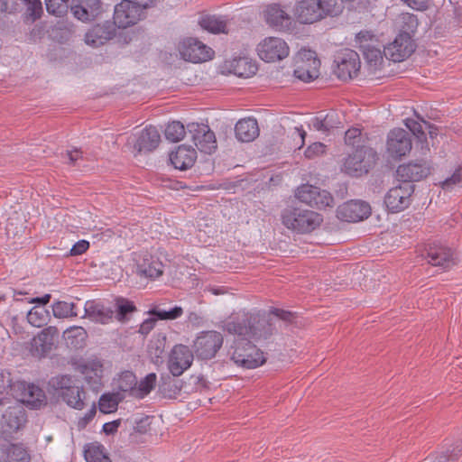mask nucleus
<instances>
[{
	"instance_id": "obj_1",
	"label": "nucleus",
	"mask_w": 462,
	"mask_h": 462,
	"mask_svg": "<svg viewBox=\"0 0 462 462\" xmlns=\"http://www.w3.org/2000/svg\"><path fill=\"white\" fill-rule=\"evenodd\" d=\"M379 161V154L370 145L358 146L343 158L340 170L352 178H360L373 171Z\"/></svg>"
},
{
	"instance_id": "obj_2",
	"label": "nucleus",
	"mask_w": 462,
	"mask_h": 462,
	"mask_svg": "<svg viewBox=\"0 0 462 462\" xmlns=\"http://www.w3.org/2000/svg\"><path fill=\"white\" fill-rule=\"evenodd\" d=\"M55 393L70 408L81 411L85 408L86 392L79 381L69 374L52 377L49 382Z\"/></svg>"
},
{
	"instance_id": "obj_3",
	"label": "nucleus",
	"mask_w": 462,
	"mask_h": 462,
	"mask_svg": "<svg viewBox=\"0 0 462 462\" xmlns=\"http://www.w3.org/2000/svg\"><path fill=\"white\" fill-rule=\"evenodd\" d=\"M282 224L298 233L305 234L320 226L323 217L320 214L298 206L286 207L281 215Z\"/></svg>"
},
{
	"instance_id": "obj_4",
	"label": "nucleus",
	"mask_w": 462,
	"mask_h": 462,
	"mask_svg": "<svg viewBox=\"0 0 462 462\" xmlns=\"http://www.w3.org/2000/svg\"><path fill=\"white\" fill-rule=\"evenodd\" d=\"M227 354L237 366L245 369H254L266 362L264 353L247 338L235 339Z\"/></svg>"
},
{
	"instance_id": "obj_5",
	"label": "nucleus",
	"mask_w": 462,
	"mask_h": 462,
	"mask_svg": "<svg viewBox=\"0 0 462 462\" xmlns=\"http://www.w3.org/2000/svg\"><path fill=\"white\" fill-rule=\"evenodd\" d=\"M154 5L152 0H122L115 6L114 24L123 29L133 26L144 17V10Z\"/></svg>"
},
{
	"instance_id": "obj_6",
	"label": "nucleus",
	"mask_w": 462,
	"mask_h": 462,
	"mask_svg": "<svg viewBox=\"0 0 462 462\" xmlns=\"http://www.w3.org/2000/svg\"><path fill=\"white\" fill-rule=\"evenodd\" d=\"M224 343L223 335L216 330L199 332L193 341L192 348L199 360L208 361L216 357Z\"/></svg>"
},
{
	"instance_id": "obj_7",
	"label": "nucleus",
	"mask_w": 462,
	"mask_h": 462,
	"mask_svg": "<svg viewBox=\"0 0 462 462\" xmlns=\"http://www.w3.org/2000/svg\"><path fill=\"white\" fill-rule=\"evenodd\" d=\"M433 164L425 158L415 159L400 164L396 170L397 180L404 184L420 181L431 174Z\"/></svg>"
},
{
	"instance_id": "obj_8",
	"label": "nucleus",
	"mask_w": 462,
	"mask_h": 462,
	"mask_svg": "<svg viewBox=\"0 0 462 462\" xmlns=\"http://www.w3.org/2000/svg\"><path fill=\"white\" fill-rule=\"evenodd\" d=\"M296 197L300 202L318 209L334 206V198L328 191L308 183L297 189Z\"/></svg>"
},
{
	"instance_id": "obj_9",
	"label": "nucleus",
	"mask_w": 462,
	"mask_h": 462,
	"mask_svg": "<svg viewBox=\"0 0 462 462\" xmlns=\"http://www.w3.org/2000/svg\"><path fill=\"white\" fill-rule=\"evenodd\" d=\"M334 62L336 63L334 73L341 80L356 78L360 71L359 54L354 50L345 49L336 56Z\"/></svg>"
},
{
	"instance_id": "obj_10",
	"label": "nucleus",
	"mask_w": 462,
	"mask_h": 462,
	"mask_svg": "<svg viewBox=\"0 0 462 462\" xmlns=\"http://www.w3.org/2000/svg\"><path fill=\"white\" fill-rule=\"evenodd\" d=\"M187 129L199 151L206 154H211L217 150L216 135L208 125L192 122L188 124Z\"/></svg>"
},
{
	"instance_id": "obj_11",
	"label": "nucleus",
	"mask_w": 462,
	"mask_h": 462,
	"mask_svg": "<svg viewBox=\"0 0 462 462\" xmlns=\"http://www.w3.org/2000/svg\"><path fill=\"white\" fill-rule=\"evenodd\" d=\"M413 184H402L390 189L384 196L383 203L390 213H398L406 209L411 203L414 192Z\"/></svg>"
},
{
	"instance_id": "obj_12",
	"label": "nucleus",
	"mask_w": 462,
	"mask_h": 462,
	"mask_svg": "<svg viewBox=\"0 0 462 462\" xmlns=\"http://www.w3.org/2000/svg\"><path fill=\"white\" fill-rule=\"evenodd\" d=\"M320 60L316 52L310 50H302L298 54L294 76L303 82H310L319 76Z\"/></svg>"
},
{
	"instance_id": "obj_13",
	"label": "nucleus",
	"mask_w": 462,
	"mask_h": 462,
	"mask_svg": "<svg viewBox=\"0 0 462 462\" xmlns=\"http://www.w3.org/2000/svg\"><path fill=\"white\" fill-rule=\"evenodd\" d=\"M257 51L260 59L265 62H275L287 58L290 48L284 40L268 37L258 44Z\"/></svg>"
},
{
	"instance_id": "obj_14",
	"label": "nucleus",
	"mask_w": 462,
	"mask_h": 462,
	"mask_svg": "<svg viewBox=\"0 0 462 462\" xmlns=\"http://www.w3.org/2000/svg\"><path fill=\"white\" fill-rule=\"evenodd\" d=\"M27 422V414L21 403L15 402L9 406L1 420V432L5 438L11 437L13 433L24 428Z\"/></svg>"
},
{
	"instance_id": "obj_15",
	"label": "nucleus",
	"mask_w": 462,
	"mask_h": 462,
	"mask_svg": "<svg viewBox=\"0 0 462 462\" xmlns=\"http://www.w3.org/2000/svg\"><path fill=\"white\" fill-rule=\"evenodd\" d=\"M412 147L409 132L402 128H394L387 135L386 151L390 157L401 159L410 152Z\"/></svg>"
},
{
	"instance_id": "obj_16",
	"label": "nucleus",
	"mask_w": 462,
	"mask_h": 462,
	"mask_svg": "<svg viewBox=\"0 0 462 462\" xmlns=\"http://www.w3.org/2000/svg\"><path fill=\"white\" fill-rule=\"evenodd\" d=\"M180 53L185 60L193 63L204 62L211 60L214 55L213 50L196 38L185 39L180 48Z\"/></svg>"
},
{
	"instance_id": "obj_17",
	"label": "nucleus",
	"mask_w": 462,
	"mask_h": 462,
	"mask_svg": "<svg viewBox=\"0 0 462 462\" xmlns=\"http://www.w3.org/2000/svg\"><path fill=\"white\" fill-rule=\"evenodd\" d=\"M194 351L188 346L179 344L171 351L168 368L173 377L180 376L185 370L190 367L194 358Z\"/></svg>"
},
{
	"instance_id": "obj_18",
	"label": "nucleus",
	"mask_w": 462,
	"mask_h": 462,
	"mask_svg": "<svg viewBox=\"0 0 462 462\" xmlns=\"http://www.w3.org/2000/svg\"><path fill=\"white\" fill-rule=\"evenodd\" d=\"M415 49L416 44L411 37L398 34L392 43L384 47L383 54L393 62H401L409 58Z\"/></svg>"
},
{
	"instance_id": "obj_19",
	"label": "nucleus",
	"mask_w": 462,
	"mask_h": 462,
	"mask_svg": "<svg viewBox=\"0 0 462 462\" xmlns=\"http://www.w3.org/2000/svg\"><path fill=\"white\" fill-rule=\"evenodd\" d=\"M58 335L59 330L56 327L50 326L43 328L31 340V355L38 358L45 357L51 351L55 338Z\"/></svg>"
},
{
	"instance_id": "obj_20",
	"label": "nucleus",
	"mask_w": 462,
	"mask_h": 462,
	"mask_svg": "<svg viewBox=\"0 0 462 462\" xmlns=\"http://www.w3.org/2000/svg\"><path fill=\"white\" fill-rule=\"evenodd\" d=\"M152 419V416L142 415L140 417L133 416L124 421L125 430L129 432L130 442L144 443L146 437L152 436L150 431Z\"/></svg>"
},
{
	"instance_id": "obj_21",
	"label": "nucleus",
	"mask_w": 462,
	"mask_h": 462,
	"mask_svg": "<svg viewBox=\"0 0 462 462\" xmlns=\"http://www.w3.org/2000/svg\"><path fill=\"white\" fill-rule=\"evenodd\" d=\"M370 214V205L362 200L346 201L337 209V217L346 222H358L367 218Z\"/></svg>"
},
{
	"instance_id": "obj_22",
	"label": "nucleus",
	"mask_w": 462,
	"mask_h": 462,
	"mask_svg": "<svg viewBox=\"0 0 462 462\" xmlns=\"http://www.w3.org/2000/svg\"><path fill=\"white\" fill-rule=\"evenodd\" d=\"M266 23L273 29L280 32L291 30L292 17L282 7L280 4H271L264 11Z\"/></svg>"
},
{
	"instance_id": "obj_23",
	"label": "nucleus",
	"mask_w": 462,
	"mask_h": 462,
	"mask_svg": "<svg viewBox=\"0 0 462 462\" xmlns=\"http://www.w3.org/2000/svg\"><path fill=\"white\" fill-rule=\"evenodd\" d=\"M250 332L249 337L267 339L273 336L275 328L264 311H250Z\"/></svg>"
},
{
	"instance_id": "obj_24",
	"label": "nucleus",
	"mask_w": 462,
	"mask_h": 462,
	"mask_svg": "<svg viewBox=\"0 0 462 462\" xmlns=\"http://www.w3.org/2000/svg\"><path fill=\"white\" fill-rule=\"evenodd\" d=\"M73 16L81 22L95 20L102 12L101 0H73L70 5Z\"/></svg>"
},
{
	"instance_id": "obj_25",
	"label": "nucleus",
	"mask_w": 462,
	"mask_h": 462,
	"mask_svg": "<svg viewBox=\"0 0 462 462\" xmlns=\"http://www.w3.org/2000/svg\"><path fill=\"white\" fill-rule=\"evenodd\" d=\"M250 311H239L231 314L227 319L222 321L221 328L223 331L230 335L238 337H248L250 332Z\"/></svg>"
},
{
	"instance_id": "obj_26",
	"label": "nucleus",
	"mask_w": 462,
	"mask_h": 462,
	"mask_svg": "<svg viewBox=\"0 0 462 462\" xmlns=\"http://www.w3.org/2000/svg\"><path fill=\"white\" fill-rule=\"evenodd\" d=\"M429 263L444 269L454 264L453 252L450 248L439 244H429L422 254Z\"/></svg>"
},
{
	"instance_id": "obj_27",
	"label": "nucleus",
	"mask_w": 462,
	"mask_h": 462,
	"mask_svg": "<svg viewBox=\"0 0 462 462\" xmlns=\"http://www.w3.org/2000/svg\"><path fill=\"white\" fill-rule=\"evenodd\" d=\"M293 14L297 21L303 24H311L322 20L318 0L297 1Z\"/></svg>"
},
{
	"instance_id": "obj_28",
	"label": "nucleus",
	"mask_w": 462,
	"mask_h": 462,
	"mask_svg": "<svg viewBox=\"0 0 462 462\" xmlns=\"http://www.w3.org/2000/svg\"><path fill=\"white\" fill-rule=\"evenodd\" d=\"M116 24L110 22L93 25L85 34L87 44L94 47L103 45L116 35Z\"/></svg>"
},
{
	"instance_id": "obj_29",
	"label": "nucleus",
	"mask_w": 462,
	"mask_h": 462,
	"mask_svg": "<svg viewBox=\"0 0 462 462\" xmlns=\"http://www.w3.org/2000/svg\"><path fill=\"white\" fill-rule=\"evenodd\" d=\"M85 316L94 322L108 324L114 317L115 311L99 300H88L85 303Z\"/></svg>"
},
{
	"instance_id": "obj_30",
	"label": "nucleus",
	"mask_w": 462,
	"mask_h": 462,
	"mask_svg": "<svg viewBox=\"0 0 462 462\" xmlns=\"http://www.w3.org/2000/svg\"><path fill=\"white\" fill-rule=\"evenodd\" d=\"M197 160V152L190 146L180 145L170 154L171 163L175 169L186 171L190 169Z\"/></svg>"
},
{
	"instance_id": "obj_31",
	"label": "nucleus",
	"mask_w": 462,
	"mask_h": 462,
	"mask_svg": "<svg viewBox=\"0 0 462 462\" xmlns=\"http://www.w3.org/2000/svg\"><path fill=\"white\" fill-rule=\"evenodd\" d=\"M234 131L236 138L241 143L253 142L260 133L257 120L252 117L238 120Z\"/></svg>"
},
{
	"instance_id": "obj_32",
	"label": "nucleus",
	"mask_w": 462,
	"mask_h": 462,
	"mask_svg": "<svg viewBox=\"0 0 462 462\" xmlns=\"http://www.w3.org/2000/svg\"><path fill=\"white\" fill-rule=\"evenodd\" d=\"M161 142V135L155 126H146L138 135L134 145L139 152H152L156 149Z\"/></svg>"
},
{
	"instance_id": "obj_33",
	"label": "nucleus",
	"mask_w": 462,
	"mask_h": 462,
	"mask_svg": "<svg viewBox=\"0 0 462 462\" xmlns=\"http://www.w3.org/2000/svg\"><path fill=\"white\" fill-rule=\"evenodd\" d=\"M361 51L370 73L375 74L381 69L383 63V51L372 44H361Z\"/></svg>"
},
{
	"instance_id": "obj_34",
	"label": "nucleus",
	"mask_w": 462,
	"mask_h": 462,
	"mask_svg": "<svg viewBox=\"0 0 462 462\" xmlns=\"http://www.w3.org/2000/svg\"><path fill=\"white\" fill-rule=\"evenodd\" d=\"M138 273L148 278H157L163 273V264L152 255H146L137 265Z\"/></svg>"
},
{
	"instance_id": "obj_35",
	"label": "nucleus",
	"mask_w": 462,
	"mask_h": 462,
	"mask_svg": "<svg viewBox=\"0 0 462 462\" xmlns=\"http://www.w3.org/2000/svg\"><path fill=\"white\" fill-rule=\"evenodd\" d=\"M199 24L203 30L213 34L227 33L226 20L223 16L203 14L199 17Z\"/></svg>"
},
{
	"instance_id": "obj_36",
	"label": "nucleus",
	"mask_w": 462,
	"mask_h": 462,
	"mask_svg": "<svg viewBox=\"0 0 462 462\" xmlns=\"http://www.w3.org/2000/svg\"><path fill=\"white\" fill-rule=\"evenodd\" d=\"M84 457L87 462H113L103 444L97 441L87 443L84 446Z\"/></svg>"
},
{
	"instance_id": "obj_37",
	"label": "nucleus",
	"mask_w": 462,
	"mask_h": 462,
	"mask_svg": "<svg viewBox=\"0 0 462 462\" xmlns=\"http://www.w3.org/2000/svg\"><path fill=\"white\" fill-rule=\"evenodd\" d=\"M31 456L23 444H10L3 449L1 462H30Z\"/></svg>"
},
{
	"instance_id": "obj_38",
	"label": "nucleus",
	"mask_w": 462,
	"mask_h": 462,
	"mask_svg": "<svg viewBox=\"0 0 462 462\" xmlns=\"http://www.w3.org/2000/svg\"><path fill=\"white\" fill-rule=\"evenodd\" d=\"M232 69L235 75L240 78H249L254 75L258 67L254 61L247 57H239L232 61Z\"/></svg>"
},
{
	"instance_id": "obj_39",
	"label": "nucleus",
	"mask_w": 462,
	"mask_h": 462,
	"mask_svg": "<svg viewBox=\"0 0 462 462\" xmlns=\"http://www.w3.org/2000/svg\"><path fill=\"white\" fill-rule=\"evenodd\" d=\"M405 125L411 133L417 139V143L420 144V151L422 154L430 152V147L427 142V135L425 134L422 124L412 118H407Z\"/></svg>"
},
{
	"instance_id": "obj_40",
	"label": "nucleus",
	"mask_w": 462,
	"mask_h": 462,
	"mask_svg": "<svg viewBox=\"0 0 462 462\" xmlns=\"http://www.w3.org/2000/svg\"><path fill=\"white\" fill-rule=\"evenodd\" d=\"M64 337L68 345L79 349L86 346L88 333L82 327H73L64 332Z\"/></svg>"
},
{
	"instance_id": "obj_41",
	"label": "nucleus",
	"mask_w": 462,
	"mask_h": 462,
	"mask_svg": "<svg viewBox=\"0 0 462 462\" xmlns=\"http://www.w3.org/2000/svg\"><path fill=\"white\" fill-rule=\"evenodd\" d=\"M25 11L23 14V21L26 23H34L43 14L42 0H21Z\"/></svg>"
},
{
	"instance_id": "obj_42",
	"label": "nucleus",
	"mask_w": 462,
	"mask_h": 462,
	"mask_svg": "<svg viewBox=\"0 0 462 462\" xmlns=\"http://www.w3.org/2000/svg\"><path fill=\"white\" fill-rule=\"evenodd\" d=\"M181 385L171 375H162L159 383V392L165 398H172L180 393Z\"/></svg>"
},
{
	"instance_id": "obj_43",
	"label": "nucleus",
	"mask_w": 462,
	"mask_h": 462,
	"mask_svg": "<svg viewBox=\"0 0 462 462\" xmlns=\"http://www.w3.org/2000/svg\"><path fill=\"white\" fill-rule=\"evenodd\" d=\"M116 319L120 322H126L129 320V315L137 310L134 303L124 297L116 298Z\"/></svg>"
},
{
	"instance_id": "obj_44",
	"label": "nucleus",
	"mask_w": 462,
	"mask_h": 462,
	"mask_svg": "<svg viewBox=\"0 0 462 462\" xmlns=\"http://www.w3.org/2000/svg\"><path fill=\"white\" fill-rule=\"evenodd\" d=\"M137 385V379L134 372L124 371L120 374L117 380V390L119 392L128 393L129 396L134 397Z\"/></svg>"
},
{
	"instance_id": "obj_45",
	"label": "nucleus",
	"mask_w": 462,
	"mask_h": 462,
	"mask_svg": "<svg viewBox=\"0 0 462 462\" xmlns=\"http://www.w3.org/2000/svg\"><path fill=\"white\" fill-rule=\"evenodd\" d=\"M319 8L321 13L322 20L327 17L338 16L344 10V5L340 0H318Z\"/></svg>"
},
{
	"instance_id": "obj_46",
	"label": "nucleus",
	"mask_w": 462,
	"mask_h": 462,
	"mask_svg": "<svg viewBox=\"0 0 462 462\" xmlns=\"http://www.w3.org/2000/svg\"><path fill=\"white\" fill-rule=\"evenodd\" d=\"M183 309L180 306H174L170 310H161L158 306H154L149 310L148 314L155 317L157 320H174L183 315Z\"/></svg>"
},
{
	"instance_id": "obj_47",
	"label": "nucleus",
	"mask_w": 462,
	"mask_h": 462,
	"mask_svg": "<svg viewBox=\"0 0 462 462\" xmlns=\"http://www.w3.org/2000/svg\"><path fill=\"white\" fill-rule=\"evenodd\" d=\"M26 318L32 326L35 328H42L47 325L50 314L43 307L35 306L29 310Z\"/></svg>"
},
{
	"instance_id": "obj_48",
	"label": "nucleus",
	"mask_w": 462,
	"mask_h": 462,
	"mask_svg": "<svg viewBox=\"0 0 462 462\" xmlns=\"http://www.w3.org/2000/svg\"><path fill=\"white\" fill-rule=\"evenodd\" d=\"M166 341L167 336L165 333H155L148 345V352L150 356L157 359L162 358L164 353Z\"/></svg>"
},
{
	"instance_id": "obj_49",
	"label": "nucleus",
	"mask_w": 462,
	"mask_h": 462,
	"mask_svg": "<svg viewBox=\"0 0 462 462\" xmlns=\"http://www.w3.org/2000/svg\"><path fill=\"white\" fill-rule=\"evenodd\" d=\"M419 21L417 15L413 14H402L401 15V28L399 34L403 36H410L413 39L415 32H417Z\"/></svg>"
},
{
	"instance_id": "obj_50",
	"label": "nucleus",
	"mask_w": 462,
	"mask_h": 462,
	"mask_svg": "<svg viewBox=\"0 0 462 462\" xmlns=\"http://www.w3.org/2000/svg\"><path fill=\"white\" fill-rule=\"evenodd\" d=\"M157 375L155 373L148 374L139 383H137L134 397L144 398L156 385Z\"/></svg>"
},
{
	"instance_id": "obj_51",
	"label": "nucleus",
	"mask_w": 462,
	"mask_h": 462,
	"mask_svg": "<svg viewBox=\"0 0 462 462\" xmlns=\"http://www.w3.org/2000/svg\"><path fill=\"white\" fill-rule=\"evenodd\" d=\"M77 305L73 302H67L62 300H57L52 305V312L55 318H68L77 317L78 313L75 310Z\"/></svg>"
},
{
	"instance_id": "obj_52",
	"label": "nucleus",
	"mask_w": 462,
	"mask_h": 462,
	"mask_svg": "<svg viewBox=\"0 0 462 462\" xmlns=\"http://www.w3.org/2000/svg\"><path fill=\"white\" fill-rule=\"evenodd\" d=\"M186 130L180 121L169 123L164 130L165 138L172 143H178L183 139Z\"/></svg>"
},
{
	"instance_id": "obj_53",
	"label": "nucleus",
	"mask_w": 462,
	"mask_h": 462,
	"mask_svg": "<svg viewBox=\"0 0 462 462\" xmlns=\"http://www.w3.org/2000/svg\"><path fill=\"white\" fill-rule=\"evenodd\" d=\"M334 117V113L327 114L323 118L316 116L311 119V126L318 132L328 134L331 129L337 127Z\"/></svg>"
},
{
	"instance_id": "obj_54",
	"label": "nucleus",
	"mask_w": 462,
	"mask_h": 462,
	"mask_svg": "<svg viewBox=\"0 0 462 462\" xmlns=\"http://www.w3.org/2000/svg\"><path fill=\"white\" fill-rule=\"evenodd\" d=\"M46 10L57 17L63 16L69 9V0H45Z\"/></svg>"
},
{
	"instance_id": "obj_55",
	"label": "nucleus",
	"mask_w": 462,
	"mask_h": 462,
	"mask_svg": "<svg viewBox=\"0 0 462 462\" xmlns=\"http://www.w3.org/2000/svg\"><path fill=\"white\" fill-rule=\"evenodd\" d=\"M345 143L347 146L352 147V150L358 146H365L366 144L362 143V130L356 127H351L345 133Z\"/></svg>"
},
{
	"instance_id": "obj_56",
	"label": "nucleus",
	"mask_w": 462,
	"mask_h": 462,
	"mask_svg": "<svg viewBox=\"0 0 462 462\" xmlns=\"http://www.w3.org/2000/svg\"><path fill=\"white\" fill-rule=\"evenodd\" d=\"M118 401L111 394L104 393L99 398L98 408L102 413H110L116 411Z\"/></svg>"
},
{
	"instance_id": "obj_57",
	"label": "nucleus",
	"mask_w": 462,
	"mask_h": 462,
	"mask_svg": "<svg viewBox=\"0 0 462 462\" xmlns=\"http://www.w3.org/2000/svg\"><path fill=\"white\" fill-rule=\"evenodd\" d=\"M28 396L27 402H32L33 405L41 404L45 399L43 391L34 384L28 386Z\"/></svg>"
},
{
	"instance_id": "obj_58",
	"label": "nucleus",
	"mask_w": 462,
	"mask_h": 462,
	"mask_svg": "<svg viewBox=\"0 0 462 462\" xmlns=\"http://www.w3.org/2000/svg\"><path fill=\"white\" fill-rule=\"evenodd\" d=\"M270 314L274 315L278 319H280L289 324L293 323L295 319L297 318L296 312H292L290 310H285L274 308V307L271 308Z\"/></svg>"
},
{
	"instance_id": "obj_59",
	"label": "nucleus",
	"mask_w": 462,
	"mask_h": 462,
	"mask_svg": "<svg viewBox=\"0 0 462 462\" xmlns=\"http://www.w3.org/2000/svg\"><path fill=\"white\" fill-rule=\"evenodd\" d=\"M461 455L460 449L454 448L450 453L448 450L447 452H441L438 454L431 462H456Z\"/></svg>"
},
{
	"instance_id": "obj_60",
	"label": "nucleus",
	"mask_w": 462,
	"mask_h": 462,
	"mask_svg": "<svg viewBox=\"0 0 462 462\" xmlns=\"http://www.w3.org/2000/svg\"><path fill=\"white\" fill-rule=\"evenodd\" d=\"M326 152V145L322 143H314L310 144L304 152V155L308 159H313L316 156Z\"/></svg>"
},
{
	"instance_id": "obj_61",
	"label": "nucleus",
	"mask_w": 462,
	"mask_h": 462,
	"mask_svg": "<svg viewBox=\"0 0 462 462\" xmlns=\"http://www.w3.org/2000/svg\"><path fill=\"white\" fill-rule=\"evenodd\" d=\"M461 181H462V168L458 167L457 169L455 170V171L453 172V174L450 177L447 178L442 182V188L444 189H451L454 185H456Z\"/></svg>"
},
{
	"instance_id": "obj_62",
	"label": "nucleus",
	"mask_w": 462,
	"mask_h": 462,
	"mask_svg": "<svg viewBox=\"0 0 462 462\" xmlns=\"http://www.w3.org/2000/svg\"><path fill=\"white\" fill-rule=\"evenodd\" d=\"M157 319L152 316L144 319L139 327L138 333L146 337L154 328Z\"/></svg>"
},
{
	"instance_id": "obj_63",
	"label": "nucleus",
	"mask_w": 462,
	"mask_h": 462,
	"mask_svg": "<svg viewBox=\"0 0 462 462\" xmlns=\"http://www.w3.org/2000/svg\"><path fill=\"white\" fill-rule=\"evenodd\" d=\"M89 242L87 241V240H79L78 242H76L73 246L71 247L70 251H69V255L71 256H76V255H80L82 254H84L85 252L88 251V249L89 248Z\"/></svg>"
},
{
	"instance_id": "obj_64",
	"label": "nucleus",
	"mask_w": 462,
	"mask_h": 462,
	"mask_svg": "<svg viewBox=\"0 0 462 462\" xmlns=\"http://www.w3.org/2000/svg\"><path fill=\"white\" fill-rule=\"evenodd\" d=\"M122 420L120 419L113 421L106 422L103 425L102 430L106 435H114L117 432L118 428L121 425Z\"/></svg>"
}]
</instances>
